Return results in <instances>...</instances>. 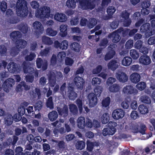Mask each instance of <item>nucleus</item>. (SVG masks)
I'll return each mask as SVG.
<instances>
[{"label":"nucleus","mask_w":155,"mask_h":155,"mask_svg":"<svg viewBox=\"0 0 155 155\" xmlns=\"http://www.w3.org/2000/svg\"><path fill=\"white\" fill-rule=\"evenodd\" d=\"M31 5L32 8L37 9L35 13V16L40 19L48 18L50 16V8L49 7L44 6L38 9L40 5L37 1H33L31 2Z\"/></svg>","instance_id":"nucleus-1"},{"label":"nucleus","mask_w":155,"mask_h":155,"mask_svg":"<svg viewBox=\"0 0 155 155\" xmlns=\"http://www.w3.org/2000/svg\"><path fill=\"white\" fill-rule=\"evenodd\" d=\"M23 70L24 73L28 74L31 75H26L25 77L26 81L27 82L32 83L34 80L35 76L37 77L38 75V72L35 68V70L34 68L31 66L30 64L24 61L22 64Z\"/></svg>","instance_id":"nucleus-2"},{"label":"nucleus","mask_w":155,"mask_h":155,"mask_svg":"<svg viewBox=\"0 0 155 155\" xmlns=\"http://www.w3.org/2000/svg\"><path fill=\"white\" fill-rule=\"evenodd\" d=\"M17 15L22 18L26 16L28 13L27 2L25 0H18L16 4Z\"/></svg>","instance_id":"nucleus-3"},{"label":"nucleus","mask_w":155,"mask_h":155,"mask_svg":"<svg viewBox=\"0 0 155 155\" xmlns=\"http://www.w3.org/2000/svg\"><path fill=\"white\" fill-rule=\"evenodd\" d=\"M117 124V123L115 122H109L108 124V126L107 127L104 128L103 130V135L104 136L113 135L117 130L115 127Z\"/></svg>","instance_id":"nucleus-4"},{"label":"nucleus","mask_w":155,"mask_h":155,"mask_svg":"<svg viewBox=\"0 0 155 155\" xmlns=\"http://www.w3.org/2000/svg\"><path fill=\"white\" fill-rule=\"evenodd\" d=\"M81 8L84 10L90 9L94 8L95 5L91 0H78Z\"/></svg>","instance_id":"nucleus-5"},{"label":"nucleus","mask_w":155,"mask_h":155,"mask_svg":"<svg viewBox=\"0 0 155 155\" xmlns=\"http://www.w3.org/2000/svg\"><path fill=\"white\" fill-rule=\"evenodd\" d=\"M15 82V80L12 78H8L5 80L2 85L4 91L6 92H8Z\"/></svg>","instance_id":"nucleus-6"},{"label":"nucleus","mask_w":155,"mask_h":155,"mask_svg":"<svg viewBox=\"0 0 155 155\" xmlns=\"http://www.w3.org/2000/svg\"><path fill=\"white\" fill-rule=\"evenodd\" d=\"M124 111L121 109L117 108L114 110L112 114L113 118L115 120L122 118L124 116Z\"/></svg>","instance_id":"nucleus-7"},{"label":"nucleus","mask_w":155,"mask_h":155,"mask_svg":"<svg viewBox=\"0 0 155 155\" xmlns=\"http://www.w3.org/2000/svg\"><path fill=\"white\" fill-rule=\"evenodd\" d=\"M7 68L9 72L11 73L17 74L20 71L18 65L13 62H10L8 64Z\"/></svg>","instance_id":"nucleus-8"},{"label":"nucleus","mask_w":155,"mask_h":155,"mask_svg":"<svg viewBox=\"0 0 155 155\" xmlns=\"http://www.w3.org/2000/svg\"><path fill=\"white\" fill-rule=\"evenodd\" d=\"M36 64L38 68H41L42 70L43 71L46 70L47 68V61L46 60L43 61L41 58H37Z\"/></svg>","instance_id":"nucleus-9"},{"label":"nucleus","mask_w":155,"mask_h":155,"mask_svg":"<svg viewBox=\"0 0 155 155\" xmlns=\"http://www.w3.org/2000/svg\"><path fill=\"white\" fill-rule=\"evenodd\" d=\"M75 85L78 89L82 90L83 89L85 83L84 80L78 76H76L74 80Z\"/></svg>","instance_id":"nucleus-10"},{"label":"nucleus","mask_w":155,"mask_h":155,"mask_svg":"<svg viewBox=\"0 0 155 155\" xmlns=\"http://www.w3.org/2000/svg\"><path fill=\"white\" fill-rule=\"evenodd\" d=\"M97 96L93 93L88 94L87 97L89 102V105L90 107H94L97 104Z\"/></svg>","instance_id":"nucleus-11"},{"label":"nucleus","mask_w":155,"mask_h":155,"mask_svg":"<svg viewBox=\"0 0 155 155\" xmlns=\"http://www.w3.org/2000/svg\"><path fill=\"white\" fill-rule=\"evenodd\" d=\"M139 61L140 63L143 65H147L151 63L150 57L146 54L141 55L139 59Z\"/></svg>","instance_id":"nucleus-12"},{"label":"nucleus","mask_w":155,"mask_h":155,"mask_svg":"<svg viewBox=\"0 0 155 155\" xmlns=\"http://www.w3.org/2000/svg\"><path fill=\"white\" fill-rule=\"evenodd\" d=\"M123 92L124 94L127 95L135 94L137 93V90L131 85H127L124 87L123 89Z\"/></svg>","instance_id":"nucleus-13"},{"label":"nucleus","mask_w":155,"mask_h":155,"mask_svg":"<svg viewBox=\"0 0 155 155\" xmlns=\"http://www.w3.org/2000/svg\"><path fill=\"white\" fill-rule=\"evenodd\" d=\"M116 77L119 81L122 83L127 82L128 77L126 73L123 71H119L116 73Z\"/></svg>","instance_id":"nucleus-14"},{"label":"nucleus","mask_w":155,"mask_h":155,"mask_svg":"<svg viewBox=\"0 0 155 155\" xmlns=\"http://www.w3.org/2000/svg\"><path fill=\"white\" fill-rule=\"evenodd\" d=\"M119 33L117 31V30L110 33L108 35L109 38H112V41L114 43L118 42L121 39Z\"/></svg>","instance_id":"nucleus-15"},{"label":"nucleus","mask_w":155,"mask_h":155,"mask_svg":"<svg viewBox=\"0 0 155 155\" xmlns=\"http://www.w3.org/2000/svg\"><path fill=\"white\" fill-rule=\"evenodd\" d=\"M111 45H110V46ZM115 51L113 48L110 46L108 47V51L105 55L104 59L105 61H107L112 59L115 55Z\"/></svg>","instance_id":"nucleus-16"},{"label":"nucleus","mask_w":155,"mask_h":155,"mask_svg":"<svg viewBox=\"0 0 155 155\" xmlns=\"http://www.w3.org/2000/svg\"><path fill=\"white\" fill-rule=\"evenodd\" d=\"M30 86L27 85L24 81H21L18 85L16 87V91L18 92H21L24 89L26 91L29 90Z\"/></svg>","instance_id":"nucleus-17"},{"label":"nucleus","mask_w":155,"mask_h":155,"mask_svg":"<svg viewBox=\"0 0 155 155\" xmlns=\"http://www.w3.org/2000/svg\"><path fill=\"white\" fill-rule=\"evenodd\" d=\"M59 114L64 117H66L68 114V109L67 106L64 105L63 108H60L58 110Z\"/></svg>","instance_id":"nucleus-18"},{"label":"nucleus","mask_w":155,"mask_h":155,"mask_svg":"<svg viewBox=\"0 0 155 155\" xmlns=\"http://www.w3.org/2000/svg\"><path fill=\"white\" fill-rule=\"evenodd\" d=\"M107 66L109 69L114 71L118 68V63L117 60L112 59L108 63Z\"/></svg>","instance_id":"nucleus-19"},{"label":"nucleus","mask_w":155,"mask_h":155,"mask_svg":"<svg viewBox=\"0 0 155 155\" xmlns=\"http://www.w3.org/2000/svg\"><path fill=\"white\" fill-rule=\"evenodd\" d=\"M67 18L66 16L64 14L62 13H58L55 14L54 15L55 20L59 22L65 21H66Z\"/></svg>","instance_id":"nucleus-20"},{"label":"nucleus","mask_w":155,"mask_h":155,"mask_svg":"<svg viewBox=\"0 0 155 155\" xmlns=\"http://www.w3.org/2000/svg\"><path fill=\"white\" fill-rule=\"evenodd\" d=\"M68 96L70 100H74L77 97V94L74 92L73 87H70L68 92Z\"/></svg>","instance_id":"nucleus-21"},{"label":"nucleus","mask_w":155,"mask_h":155,"mask_svg":"<svg viewBox=\"0 0 155 155\" xmlns=\"http://www.w3.org/2000/svg\"><path fill=\"white\" fill-rule=\"evenodd\" d=\"M56 75L54 72H51L48 76L49 81L51 87H54L56 84Z\"/></svg>","instance_id":"nucleus-22"},{"label":"nucleus","mask_w":155,"mask_h":155,"mask_svg":"<svg viewBox=\"0 0 155 155\" xmlns=\"http://www.w3.org/2000/svg\"><path fill=\"white\" fill-rule=\"evenodd\" d=\"M140 75L137 73H133L130 76V81L133 83L136 84L140 80Z\"/></svg>","instance_id":"nucleus-23"},{"label":"nucleus","mask_w":155,"mask_h":155,"mask_svg":"<svg viewBox=\"0 0 155 155\" xmlns=\"http://www.w3.org/2000/svg\"><path fill=\"white\" fill-rule=\"evenodd\" d=\"M18 29L24 34H26L28 30V25L26 23L21 22L17 26Z\"/></svg>","instance_id":"nucleus-24"},{"label":"nucleus","mask_w":155,"mask_h":155,"mask_svg":"<svg viewBox=\"0 0 155 155\" xmlns=\"http://www.w3.org/2000/svg\"><path fill=\"white\" fill-rule=\"evenodd\" d=\"M150 25L148 23H146L140 27V30L142 33L145 35L150 32Z\"/></svg>","instance_id":"nucleus-25"},{"label":"nucleus","mask_w":155,"mask_h":155,"mask_svg":"<svg viewBox=\"0 0 155 155\" xmlns=\"http://www.w3.org/2000/svg\"><path fill=\"white\" fill-rule=\"evenodd\" d=\"M129 30H130V29L127 28L124 29L123 28L121 27L118 29L117 31L123 37H125L129 36Z\"/></svg>","instance_id":"nucleus-26"},{"label":"nucleus","mask_w":155,"mask_h":155,"mask_svg":"<svg viewBox=\"0 0 155 155\" xmlns=\"http://www.w3.org/2000/svg\"><path fill=\"white\" fill-rule=\"evenodd\" d=\"M85 119L84 117H80L77 120V125L80 129H83L85 127Z\"/></svg>","instance_id":"nucleus-27"},{"label":"nucleus","mask_w":155,"mask_h":155,"mask_svg":"<svg viewBox=\"0 0 155 155\" xmlns=\"http://www.w3.org/2000/svg\"><path fill=\"white\" fill-rule=\"evenodd\" d=\"M34 28L38 32L41 33L43 30V27L40 22L36 21L33 23Z\"/></svg>","instance_id":"nucleus-28"},{"label":"nucleus","mask_w":155,"mask_h":155,"mask_svg":"<svg viewBox=\"0 0 155 155\" xmlns=\"http://www.w3.org/2000/svg\"><path fill=\"white\" fill-rule=\"evenodd\" d=\"M27 44V42L24 39L17 40L15 41L16 46L19 49L25 48Z\"/></svg>","instance_id":"nucleus-29"},{"label":"nucleus","mask_w":155,"mask_h":155,"mask_svg":"<svg viewBox=\"0 0 155 155\" xmlns=\"http://www.w3.org/2000/svg\"><path fill=\"white\" fill-rule=\"evenodd\" d=\"M132 58L129 56L124 57L122 61V64L125 66H128L132 63Z\"/></svg>","instance_id":"nucleus-30"},{"label":"nucleus","mask_w":155,"mask_h":155,"mask_svg":"<svg viewBox=\"0 0 155 155\" xmlns=\"http://www.w3.org/2000/svg\"><path fill=\"white\" fill-rule=\"evenodd\" d=\"M60 34L62 37L66 36L67 33V25H61L60 27Z\"/></svg>","instance_id":"nucleus-31"},{"label":"nucleus","mask_w":155,"mask_h":155,"mask_svg":"<svg viewBox=\"0 0 155 155\" xmlns=\"http://www.w3.org/2000/svg\"><path fill=\"white\" fill-rule=\"evenodd\" d=\"M58 116L57 112L55 110H53L49 113L48 117L49 120L51 121L55 120Z\"/></svg>","instance_id":"nucleus-32"},{"label":"nucleus","mask_w":155,"mask_h":155,"mask_svg":"<svg viewBox=\"0 0 155 155\" xmlns=\"http://www.w3.org/2000/svg\"><path fill=\"white\" fill-rule=\"evenodd\" d=\"M42 41L43 44L49 45L53 43V41L51 38L45 36L42 37Z\"/></svg>","instance_id":"nucleus-33"},{"label":"nucleus","mask_w":155,"mask_h":155,"mask_svg":"<svg viewBox=\"0 0 155 155\" xmlns=\"http://www.w3.org/2000/svg\"><path fill=\"white\" fill-rule=\"evenodd\" d=\"M69 109L71 113L73 115H76L77 114L78 110L77 106L74 104H71L69 105Z\"/></svg>","instance_id":"nucleus-34"},{"label":"nucleus","mask_w":155,"mask_h":155,"mask_svg":"<svg viewBox=\"0 0 155 155\" xmlns=\"http://www.w3.org/2000/svg\"><path fill=\"white\" fill-rule=\"evenodd\" d=\"M140 101L143 103L147 104H150L151 103L150 97L145 95L141 96L140 98Z\"/></svg>","instance_id":"nucleus-35"},{"label":"nucleus","mask_w":155,"mask_h":155,"mask_svg":"<svg viewBox=\"0 0 155 155\" xmlns=\"http://www.w3.org/2000/svg\"><path fill=\"white\" fill-rule=\"evenodd\" d=\"M46 105L47 107L50 109L54 108V104L52 97L50 96L48 98L46 102Z\"/></svg>","instance_id":"nucleus-36"},{"label":"nucleus","mask_w":155,"mask_h":155,"mask_svg":"<svg viewBox=\"0 0 155 155\" xmlns=\"http://www.w3.org/2000/svg\"><path fill=\"white\" fill-rule=\"evenodd\" d=\"M138 110L142 114H145L148 112V109L147 107L143 104H141L139 106Z\"/></svg>","instance_id":"nucleus-37"},{"label":"nucleus","mask_w":155,"mask_h":155,"mask_svg":"<svg viewBox=\"0 0 155 155\" xmlns=\"http://www.w3.org/2000/svg\"><path fill=\"white\" fill-rule=\"evenodd\" d=\"M22 148L21 147H18L15 149L16 154L15 155H31L30 152H26L25 153L22 152Z\"/></svg>","instance_id":"nucleus-38"},{"label":"nucleus","mask_w":155,"mask_h":155,"mask_svg":"<svg viewBox=\"0 0 155 155\" xmlns=\"http://www.w3.org/2000/svg\"><path fill=\"white\" fill-rule=\"evenodd\" d=\"M120 89L119 85L117 84H114L110 86L109 87L110 91L112 92H116L119 91Z\"/></svg>","instance_id":"nucleus-39"},{"label":"nucleus","mask_w":155,"mask_h":155,"mask_svg":"<svg viewBox=\"0 0 155 155\" xmlns=\"http://www.w3.org/2000/svg\"><path fill=\"white\" fill-rule=\"evenodd\" d=\"M130 56L134 60L137 59L139 56V52L135 49H131L130 51Z\"/></svg>","instance_id":"nucleus-40"},{"label":"nucleus","mask_w":155,"mask_h":155,"mask_svg":"<svg viewBox=\"0 0 155 155\" xmlns=\"http://www.w3.org/2000/svg\"><path fill=\"white\" fill-rule=\"evenodd\" d=\"M70 47L71 49L75 52H78L79 51L80 47L79 44L78 42H73L72 43Z\"/></svg>","instance_id":"nucleus-41"},{"label":"nucleus","mask_w":155,"mask_h":155,"mask_svg":"<svg viewBox=\"0 0 155 155\" xmlns=\"http://www.w3.org/2000/svg\"><path fill=\"white\" fill-rule=\"evenodd\" d=\"M66 5L69 8L74 9L76 6V2L75 0H67Z\"/></svg>","instance_id":"nucleus-42"},{"label":"nucleus","mask_w":155,"mask_h":155,"mask_svg":"<svg viewBox=\"0 0 155 155\" xmlns=\"http://www.w3.org/2000/svg\"><path fill=\"white\" fill-rule=\"evenodd\" d=\"M97 21L95 18H91L89 20V22L88 21L87 27L89 28H92L97 24Z\"/></svg>","instance_id":"nucleus-43"},{"label":"nucleus","mask_w":155,"mask_h":155,"mask_svg":"<svg viewBox=\"0 0 155 155\" xmlns=\"http://www.w3.org/2000/svg\"><path fill=\"white\" fill-rule=\"evenodd\" d=\"M19 51V48L16 46L11 48L10 50V54L13 57H15L17 55Z\"/></svg>","instance_id":"nucleus-44"},{"label":"nucleus","mask_w":155,"mask_h":155,"mask_svg":"<svg viewBox=\"0 0 155 155\" xmlns=\"http://www.w3.org/2000/svg\"><path fill=\"white\" fill-rule=\"evenodd\" d=\"M13 117L11 114L8 115L5 119V124L8 126L11 125L13 122Z\"/></svg>","instance_id":"nucleus-45"},{"label":"nucleus","mask_w":155,"mask_h":155,"mask_svg":"<svg viewBox=\"0 0 155 155\" xmlns=\"http://www.w3.org/2000/svg\"><path fill=\"white\" fill-rule=\"evenodd\" d=\"M7 48L4 45H0V56H5L6 55L7 53Z\"/></svg>","instance_id":"nucleus-46"},{"label":"nucleus","mask_w":155,"mask_h":155,"mask_svg":"<svg viewBox=\"0 0 155 155\" xmlns=\"http://www.w3.org/2000/svg\"><path fill=\"white\" fill-rule=\"evenodd\" d=\"M109 117L108 114L106 113L104 114L101 117V120L102 123L105 124L109 122Z\"/></svg>","instance_id":"nucleus-47"},{"label":"nucleus","mask_w":155,"mask_h":155,"mask_svg":"<svg viewBox=\"0 0 155 155\" xmlns=\"http://www.w3.org/2000/svg\"><path fill=\"white\" fill-rule=\"evenodd\" d=\"M110 102V99L109 97H107L104 99L102 101L103 107L106 108L109 105Z\"/></svg>","instance_id":"nucleus-48"},{"label":"nucleus","mask_w":155,"mask_h":155,"mask_svg":"<svg viewBox=\"0 0 155 155\" xmlns=\"http://www.w3.org/2000/svg\"><path fill=\"white\" fill-rule=\"evenodd\" d=\"M76 146L78 150H82L84 148L85 146V143L82 140L79 141L77 142Z\"/></svg>","instance_id":"nucleus-49"},{"label":"nucleus","mask_w":155,"mask_h":155,"mask_svg":"<svg viewBox=\"0 0 155 155\" xmlns=\"http://www.w3.org/2000/svg\"><path fill=\"white\" fill-rule=\"evenodd\" d=\"M103 90V87L100 86L96 87L94 88V91L95 94L98 97H99Z\"/></svg>","instance_id":"nucleus-50"},{"label":"nucleus","mask_w":155,"mask_h":155,"mask_svg":"<svg viewBox=\"0 0 155 155\" xmlns=\"http://www.w3.org/2000/svg\"><path fill=\"white\" fill-rule=\"evenodd\" d=\"M101 79L97 77H94L92 79V84L93 86L97 87L101 84Z\"/></svg>","instance_id":"nucleus-51"},{"label":"nucleus","mask_w":155,"mask_h":155,"mask_svg":"<svg viewBox=\"0 0 155 155\" xmlns=\"http://www.w3.org/2000/svg\"><path fill=\"white\" fill-rule=\"evenodd\" d=\"M46 33L49 36H54L57 35V32L52 29L51 28H48L46 30Z\"/></svg>","instance_id":"nucleus-52"},{"label":"nucleus","mask_w":155,"mask_h":155,"mask_svg":"<svg viewBox=\"0 0 155 155\" xmlns=\"http://www.w3.org/2000/svg\"><path fill=\"white\" fill-rule=\"evenodd\" d=\"M66 84L64 82L61 86L59 92L62 95L64 96L66 94Z\"/></svg>","instance_id":"nucleus-53"},{"label":"nucleus","mask_w":155,"mask_h":155,"mask_svg":"<svg viewBox=\"0 0 155 155\" xmlns=\"http://www.w3.org/2000/svg\"><path fill=\"white\" fill-rule=\"evenodd\" d=\"M94 146V142H92L90 140H87V149L89 151H91Z\"/></svg>","instance_id":"nucleus-54"},{"label":"nucleus","mask_w":155,"mask_h":155,"mask_svg":"<svg viewBox=\"0 0 155 155\" xmlns=\"http://www.w3.org/2000/svg\"><path fill=\"white\" fill-rule=\"evenodd\" d=\"M66 56V53L64 51H61L58 53L57 57L58 61L60 62L63 61Z\"/></svg>","instance_id":"nucleus-55"},{"label":"nucleus","mask_w":155,"mask_h":155,"mask_svg":"<svg viewBox=\"0 0 155 155\" xmlns=\"http://www.w3.org/2000/svg\"><path fill=\"white\" fill-rule=\"evenodd\" d=\"M42 107V103L41 101H38L34 106L35 111H39Z\"/></svg>","instance_id":"nucleus-56"},{"label":"nucleus","mask_w":155,"mask_h":155,"mask_svg":"<svg viewBox=\"0 0 155 155\" xmlns=\"http://www.w3.org/2000/svg\"><path fill=\"white\" fill-rule=\"evenodd\" d=\"M116 9L115 7L111 6H109L107 8V14L109 16H112L113 14L115 12Z\"/></svg>","instance_id":"nucleus-57"},{"label":"nucleus","mask_w":155,"mask_h":155,"mask_svg":"<svg viewBox=\"0 0 155 155\" xmlns=\"http://www.w3.org/2000/svg\"><path fill=\"white\" fill-rule=\"evenodd\" d=\"M52 141L58 143V147L60 149H63L64 148V143L63 141H60L59 142L56 140L52 139Z\"/></svg>","instance_id":"nucleus-58"},{"label":"nucleus","mask_w":155,"mask_h":155,"mask_svg":"<svg viewBox=\"0 0 155 155\" xmlns=\"http://www.w3.org/2000/svg\"><path fill=\"white\" fill-rule=\"evenodd\" d=\"M7 7V3L4 1L1 2L0 8L1 11L4 12L6 10Z\"/></svg>","instance_id":"nucleus-59"},{"label":"nucleus","mask_w":155,"mask_h":155,"mask_svg":"<svg viewBox=\"0 0 155 155\" xmlns=\"http://www.w3.org/2000/svg\"><path fill=\"white\" fill-rule=\"evenodd\" d=\"M68 47V42L66 40L63 41L61 44L60 48L62 50L67 49Z\"/></svg>","instance_id":"nucleus-60"},{"label":"nucleus","mask_w":155,"mask_h":155,"mask_svg":"<svg viewBox=\"0 0 155 155\" xmlns=\"http://www.w3.org/2000/svg\"><path fill=\"white\" fill-rule=\"evenodd\" d=\"M79 21V18L78 16H76L70 20L71 24L72 25H78Z\"/></svg>","instance_id":"nucleus-61"},{"label":"nucleus","mask_w":155,"mask_h":155,"mask_svg":"<svg viewBox=\"0 0 155 155\" xmlns=\"http://www.w3.org/2000/svg\"><path fill=\"white\" fill-rule=\"evenodd\" d=\"M20 32L18 31H14L11 33L10 36L13 39H16L17 38L19 37Z\"/></svg>","instance_id":"nucleus-62"},{"label":"nucleus","mask_w":155,"mask_h":155,"mask_svg":"<svg viewBox=\"0 0 155 155\" xmlns=\"http://www.w3.org/2000/svg\"><path fill=\"white\" fill-rule=\"evenodd\" d=\"M147 127L144 124H141L139 127V130H138V132L142 134H145V131L147 129Z\"/></svg>","instance_id":"nucleus-63"},{"label":"nucleus","mask_w":155,"mask_h":155,"mask_svg":"<svg viewBox=\"0 0 155 155\" xmlns=\"http://www.w3.org/2000/svg\"><path fill=\"white\" fill-rule=\"evenodd\" d=\"M146 83L143 81L138 83L137 85V88L140 91L143 90L146 87Z\"/></svg>","instance_id":"nucleus-64"}]
</instances>
